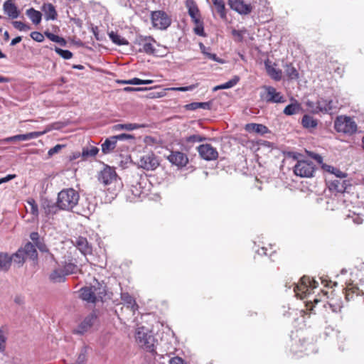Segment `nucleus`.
<instances>
[{"label":"nucleus","mask_w":364,"mask_h":364,"mask_svg":"<svg viewBox=\"0 0 364 364\" xmlns=\"http://www.w3.org/2000/svg\"><path fill=\"white\" fill-rule=\"evenodd\" d=\"M80 297L82 300L95 303L97 300V288L94 286L85 287L80 289Z\"/></svg>","instance_id":"18"},{"label":"nucleus","mask_w":364,"mask_h":364,"mask_svg":"<svg viewBox=\"0 0 364 364\" xmlns=\"http://www.w3.org/2000/svg\"><path fill=\"white\" fill-rule=\"evenodd\" d=\"M245 130L250 133L264 134L268 132V128L260 124L250 123L245 125Z\"/></svg>","instance_id":"23"},{"label":"nucleus","mask_w":364,"mask_h":364,"mask_svg":"<svg viewBox=\"0 0 364 364\" xmlns=\"http://www.w3.org/2000/svg\"><path fill=\"white\" fill-rule=\"evenodd\" d=\"M27 204L29 206V209L27 208V211L32 214L34 217H38V208L36 204L35 200L33 198H28L27 200Z\"/></svg>","instance_id":"40"},{"label":"nucleus","mask_w":364,"mask_h":364,"mask_svg":"<svg viewBox=\"0 0 364 364\" xmlns=\"http://www.w3.org/2000/svg\"><path fill=\"white\" fill-rule=\"evenodd\" d=\"M186 6L188 10V14L196 23L200 22V14L198 8L193 0H186Z\"/></svg>","instance_id":"19"},{"label":"nucleus","mask_w":364,"mask_h":364,"mask_svg":"<svg viewBox=\"0 0 364 364\" xmlns=\"http://www.w3.org/2000/svg\"><path fill=\"white\" fill-rule=\"evenodd\" d=\"M342 178L335 179L330 183L329 188L338 193L344 192L347 182L346 181H341Z\"/></svg>","instance_id":"26"},{"label":"nucleus","mask_w":364,"mask_h":364,"mask_svg":"<svg viewBox=\"0 0 364 364\" xmlns=\"http://www.w3.org/2000/svg\"><path fill=\"white\" fill-rule=\"evenodd\" d=\"M136 164L139 167L147 171L154 170L159 165L157 158L151 153L141 156Z\"/></svg>","instance_id":"10"},{"label":"nucleus","mask_w":364,"mask_h":364,"mask_svg":"<svg viewBox=\"0 0 364 364\" xmlns=\"http://www.w3.org/2000/svg\"><path fill=\"white\" fill-rule=\"evenodd\" d=\"M309 153V155L314 159L319 164H322V162H323V158L321 156L317 154H314V153H312V152H308Z\"/></svg>","instance_id":"59"},{"label":"nucleus","mask_w":364,"mask_h":364,"mask_svg":"<svg viewBox=\"0 0 364 364\" xmlns=\"http://www.w3.org/2000/svg\"><path fill=\"white\" fill-rule=\"evenodd\" d=\"M65 274L60 266L55 268L50 274L49 279L54 283L63 282L65 280Z\"/></svg>","instance_id":"21"},{"label":"nucleus","mask_w":364,"mask_h":364,"mask_svg":"<svg viewBox=\"0 0 364 364\" xmlns=\"http://www.w3.org/2000/svg\"><path fill=\"white\" fill-rule=\"evenodd\" d=\"M188 107L191 109H196L202 108L203 109H208L210 108L209 102H193L188 105Z\"/></svg>","instance_id":"45"},{"label":"nucleus","mask_w":364,"mask_h":364,"mask_svg":"<svg viewBox=\"0 0 364 364\" xmlns=\"http://www.w3.org/2000/svg\"><path fill=\"white\" fill-rule=\"evenodd\" d=\"M196 87V85H192L186 86V87H171V88H170V90H173V91L186 92V91H191V90H194Z\"/></svg>","instance_id":"54"},{"label":"nucleus","mask_w":364,"mask_h":364,"mask_svg":"<svg viewBox=\"0 0 364 364\" xmlns=\"http://www.w3.org/2000/svg\"><path fill=\"white\" fill-rule=\"evenodd\" d=\"M198 151L200 157L206 161L215 160L218 156L217 149L209 144L200 145Z\"/></svg>","instance_id":"11"},{"label":"nucleus","mask_w":364,"mask_h":364,"mask_svg":"<svg viewBox=\"0 0 364 364\" xmlns=\"http://www.w3.org/2000/svg\"><path fill=\"white\" fill-rule=\"evenodd\" d=\"M315 171L314 164L309 160H299L294 167V173L303 178L313 177Z\"/></svg>","instance_id":"6"},{"label":"nucleus","mask_w":364,"mask_h":364,"mask_svg":"<svg viewBox=\"0 0 364 364\" xmlns=\"http://www.w3.org/2000/svg\"><path fill=\"white\" fill-rule=\"evenodd\" d=\"M8 142L15 141H26V136L25 134H18L15 136H12L8 137L5 139Z\"/></svg>","instance_id":"53"},{"label":"nucleus","mask_w":364,"mask_h":364,"mask_svg":"<svg viewBox=\"0 0 364 364\" xmlns=\"http://www.w3.org/2000/svg\"><path fill=\"white\" fill-rule=\"evenodd\" d=\"M333 174H334L337 178H344L346 177V173L342 172L339 169L336 168V171L333 172Z\"/></svg>","instance_id":"61"},{"label":"nucleus","mask_w":364,"mask_h":364,"mask_svg":"<svg viewBox=\"0 0 364 364\" xmlns=\"http://www.w3.org/2000/svg\"><path fill=\"white\" fill-rule=\"evenodd\" d=\"M79 193L73 188L62 190L58 196L57 203L60 209L72 210L79 201Z\"/></svg>","instance_id":"2"},{"label":"nucleus","mask_w":364,"mask_h":364,"mask_svg":"<svg viewBox=\"0 0 364 364\" xmlns=\"http://www.w3.org/2000/svg\"><path fill=\"white\" fill-rule=\"evenodd\" d=\"M46 36L51 41H53V42H55V43H60V45L63 46L65 44V41L57 36V35H55L53 33H46Z\"/></svg>","instance_id":"48"},{"label":"nucleus","mask_w":364,"mask_h":364,"mask_svg":"<svg viewBox=\"0 0 364 364\" xmlns=\"http://www.w3.org/2000/svg\"><path fill=\"white\" fill-rule=\"evenodd\" d=\"M74 246L83 255H90L92 251V246L88 243L87 239L83 237H76L72 241Z\"/></svg>","instance_id":"16"},{"label":"nucleus","mask_w":364,"mask_h":364,"mask_svg":"<svg viewBox=\"0 0 364 364\" xmlns=\"http://www.w3.org/2000/svg\"><path fill=\"white\" fill-rule=\"evenodd\" d=\"M113 136L116 137L117 141V140H125V139H130L134 138L133 136H132L130 134H121Z\"/></svg>","instance_id":"58"},{"label":"nucleus","mask_w":364,"mask_h":364,"mask_svg":"<svg viewBox=\"0 0 364 364\" xmlns=\"http://www.w3.org/2000/svg\"><path fill=\"white\" fill-rule=\"evenodd\" d=\"M96 316L94 314H90L86 316L84 320L74 329L73 332L76 334L82 335L87 332L93 326L96 321Z\"/></svg>","instance_id":"12"},{"label":"nucleus","mask_w":364,"mask_h":364,"mask_svg":"<svg viewBox=\"0 0 364 364\" xmlns=\"http://www.w3.org/2000/svg\"><path fill=\"white\" fill-rule=\"evenodd\" d=\"M98 151L99 149L97 147L94 146H87L82 149V156L85 159L94 157L97 155Z\"/></svg>","instance_id":"32"},{"label":"nucleus","mask_w":364,"mask_h":364,"mask_svg":"<svg viewBox=\"0 0 364 364\" xmlns=\"http://www.w3.org/2000/svg\"><path fill=\"white\" fill-rule=\"evenodd\" d=\"M119 83L127 84V85H141V80L134 77L129 80H121L118 81Z\"/></svg>","instance_id":"56"},{"label":"nucleus","mask_w":364,"mask_h":364,"mask_svg":"<svg viewBox=\"0 0 364 364\" xmlns=\"http://www.w3.org/2000/svg\"><path fill=\"white\" fill-rule=\"evenodd\" d=\"M153 26L158 29H166L171 23L169 16L163 11H155L151 13Z\"/></svg>","instance_id":"7"},{"label":"nucleus","mask_w":364,"mask_h":364,"mask_svg":"<svg viewBox=\"0 0 364 364\" xmlns=\"http://www.w3.org/2000/svg\"><path fill=\"white\" fill-rule=\"evenodd\" d=\"M146 190L141 186V183H137L136 185H133L130 189V191L135 196L141 197L143 193H145Z\"/></svg>","instance_id":"44"},{"label":"nucleus","mask_w":364,"mask_h":364,"mask_svg":"<svg viewBox=\"0 0 364 364\" xmlns=\"http://www.w3.org/2000/svg\"><path fill=\"white\" fill-rule=\"evenodd\" d=\"M239 80L240 78L238 76H235L227 82L215 86L213 90V91H217L218 90L230 89L234 87L239 82Z\"/></svg>","instance_id":"34"},{"label":"nucleus","mask_w":364,"mask_h":364,"mask_svg":"<svg viewBox=\"0 0 364 364\" xmlns=\"http://www.w3.org/2000/svg\"><path fill=\"white\" fill-rule=\"evenodd\" d=\"M42 10L45 13L46 20H55L56 18L57 12L52 4H44Z\"/></svg>","instance_id":"24"},{"label":"nucleus","mask_w":364,"mask_h":364,"mask_svg":"<svg viewBox=\"0 0 364 364\" xmlns=\"http://www.w3.org/2000/svg\"><path fill=\"white\" fill-rule=\"evenodd\" d=\"M300 109L299 104L295 102L287 105L284 109V113L287 115H293L297 114Z\"/></svg>","instance_id":"38"},{"label":"nucleus","mask_w":364,"mask_h":364,"mask_svg":"<svg viewBox=\"0 0 364 364\" xmlns=\"http://www.w3.org/2000/svg\"><path fill=\"white\" fill-rule=\"evenodd\" d=\"M213 5L215 6L218 13L220 14L221 18H226V11L225 3L223 0H212Z\"/></svg>","instance_id":"35"},{"label":"nucleus","mask_w":364,"mask_h":364,"mask_svg":"<svg viewBox=\"0 0 364 364\" xmlns=\"http://www.w3.org/2000/svg\"><path fill=\"white\" fill-rule=\"evenodd\" d=\"M205 139V137H203L198 134H193V135H191L189 136H187L186 138V141L188 142V143H192V144H194V143H197V142H200V141H203Z\"/></svg>","instance_id":"50"},{"label":"nucleus","mask_w":364,"mask_h":364,"mask_svg":"<svg viewBox=\"0 0 364 364\" xmlns=\"http://www.w3.org/2000/svg\"><path fill=\"white\" fill-rule=\"evenodd\" d=\"M351 293H352V294H356L357 295H358L359 294L358 288L355 287H351L350 288L347 289L346 294V298L347 300H350L353 297V296L351 295Z\"/></svg>","instance_id":"52"},{"label":"nucleus","mask_w":364,"mask_h":364,"mask_svg":"<svg viewBox=\"0 0 364 364\" xmlns=\"http://www.w3.org/2000/svg\"><path fill=\"white\" fill-rule=\"evenodd\" d=\"M64 146V145H61V144H57L55 145L54 147L51 148L48 154L49 156H53L55 154L58 153L63 147Z\"/></svg>","instance_id":"57"},{"label":"nucleus","mask_w":364,"mask_h":364,"mask_svg":"<svg viewBox=\"0 0 364 364\" xmlns=\"http://www.w3.org/2000/svg\"><path fill=\"white\" fill-rule=\"evenodd\" d=\"M108 36L110 40L117 46H126L129 44V42L127 39L114 31L109 32Z\"/></svg>","instance_id":"30"},{"label":"nucleus","mask_w":364,"mask_h":364,"mask_svg":"<svg viewBox=\"0 0 364 364\" xmlns=\"http://www.w3.org/2000/svg\"><path fill=\"white\" fill-rule=\"evenodd\" d=\"M31 37L33 40L37 41V42H42L44 40L43 35L38 31H33L31 33Z\"/></svg>","instance_id":"55"},{"label":"nucleus","mask_w":364,"mask_h":364,"mask_svg":"<svg viewBox=\"0 0 364 364\" xmlns=\"http://www.w3.org/2000/svg\"><path fill=\"white\" fill-rule=\"evenodd\" d=\"M115 129H126L128 131H132L141 127H144V125L136 124V123H127V124H119L114 126Z\"/></svg>","instance_id":"36"},{"label":"nucleus","mask_w":364,"mask_h":364,"mask_svg":"<svg viewBox=\"0 0 364 364\" xmlns=\"http://www.w3.org/2000/svg\"><path fill=\"white\" fill-rule=\"evenodd\" d=\"M167 159L172 164L178 167H183L188 162L187 156L185 154L180 151L171 152L168 155Z\"/></svg>","instance_id":"14"},{"label":"nucleus","mask_w":364,"mask_h":364,"mask_svg":"<svg viewBox=\"0 0 364 364\" xmlns=\"http://www.w3.org/2000/svg\"><path fill=\"white\" fill-rule=\"evenodd\" d=\"M264 92L261 93V97L267 102L282 103L285 102L284 97L279 92L272 86H264Z\"/></svg>","instance_id":"8"},{"label":"nucleus","mask_w":364,"mask_h":364,"mask_svg":"<svg viewBox=\"0 0 364 364\" xmlns=\"http://www.w3.org/2000/svg\"><path fill=\"white\" fill-rule=\"evenodd\" d=\"M55 51L63 58L66 60L70 59L73 57V53L68 50H63L60 48L55 47Z\"/></svg>","instance_id":"46"},{"label":"nucleus","mask_w":364,"mask_h":364,"mask_svg":"<svg viewBox=\"0 0 364 364\" xmlns=\"http://www.w3.org/2000/svg\"><path fill=\"white\" fill-rule=\"evenodd\" d=\"M12 259L11 257L4 252L0 253V272H6L11 264Z\"/></svg>","instance_id":"29"},{"label":"nucleus","mask_w":364,"mask_h":364,"mask_svg":"<svg viewBox=\"0 0 364 364\" xmlns=\"http://www.w3.org/2000/svg\"><path fill=\"white\" fill-rule=\"evenodd\" d=\"M12 262L18 264H22L27 259L21 249H19L15 254L11 257Z\"/></svg>","instance_id":"41"},{"label":"nucleus","mask_w":364,"mask_h":364,"mask_svg":"<svg viewBox=\"0 0 364 364\" xmlns=\"http://www.w3.org/2000/svg\"><path fill=\"white\" fill-rule=\"evenodd\" d=\"M318 282L309 277H303L299 283L295 284L294 291L297 297L304 299L311 294V291L316 288Z\"/></svg>","instance_id":"4"},{"label":"nucleus","mask_w":364,"mask_h":364,"mask_svg":"<svg viewBox=\"0 0 364 364\" xmlns=\"http://www.w3.org/2000/svg\"><path fill=\"white\" fill-rule=\"evenodd\" d=\"M30 238L33 241V242H37L38 238H39V235L38 232H31V235H30Z\"/></svg>","instance_id":"64"},{"label":"nucleus","mask_w":364,"mask_h":364,"mask_svg":"<svg viewBox=\"0 0 364 364\" xmlns=\"http://www.w3.org/2000/svg\"><path fill=\"white\" fill-rule=\"evenodd\" d=\"M301 123L305 128H314L317 126V121L309 115H304Z\"/></svg>","instance_id":"39"},{"label":"nucleus","mask_w":364,"mask_h":364,"mask_svg":"<svg viewBox=\"0 0 364 364\" xmlns=\"http://www.w3.org/2000/svg\"><path fill=\"white\" fill-rule=\"evenodd\" d=\"M116 137L111 136L107 139L105 142L102 144V151L105 154L110 153L116 147Z\"/></svg>","instance_id":"28"},{"label":"nucleus","mask_w":364,"mask_h":364,"mask_svg":"<svg viewBox=\"0 0 364 364\" xmlns=\"http://www.w3.org/2000/svg\"><path fill=\"white\" fill-rule=\"evenodd\" d=\"M51 130L50 127H47L43 131L41 132H33L26 134V141L36 139L41 136H43V134H46L47 132H50Z\"/></svg>","instance_id":"43"},{"label":"nucleus","mask_w":364,"mask_h":364,"mask_svg":"<svg viewBox=\"0 0 364 364\" xmlns=\"http://www.w3.org/2000/svg\"><path fill=\"white\" fill-rule=\"evenodd\" d=\"M76 262V260L73 258L70 254L65 257L64 260L61 262V264L66 276L78 272L79 269Z\"/></svg>","instance_id":"13"},{"label":"nucleus","mask_w":364,"mask_h":364,"mask_svg":"<svg viewBox=\"0 0 364 364\" xmlns=\"http://www.w3.org/2000/svg\"><path fill=\"white\" fill-rule=\"evenodd\" d=\"M26 258L35 260L37 259L38 253L34 245L31 242H27L24 247L21 249Z\"/></svg>","instance_id":"25"},{"label":"nucleus","mask_w":364,"mask_h":364,"mask_svg":"<svg viewBox=\"0 0 364 364\" xmlns=\"http://www.w3.org/2000/svg\"><path fill=\"white\" fill-rule=\"evenodd\" d=\"M229 4L232 10L240 14H248L252 9L250 4H245L242 0H230Z\"/></svg>","instance_id":"15"},{"label":"nucleus","mask_w":364,"mask_h":364,"mask_svg":"<svg viewBox=\"0 0 364 364\" xmlns=\"http://www.w3.org/2000/svg\"><path fill=\"white\" fill-rule=\"evenodd\" d=\"M4 10L11 18H16L18 16L19 14L17 7L11 0H7L4 2Z\"/></svg>","instance_id":"22"},{"label":"nucleus","mask_w":364,"mask_h":364,"mask_svg":"<svg viewBox=\"0 0 364 364\" xmlns=\"http://www.w3.org/2000/svg\"><path fill=\"white\" fill-rule=\"evenodd\" d=\"M143 89L141 87H126L124 88V91L125 92H132V91H141Z\"/></svg>","instance_id":"63"},{"label":"nucleus","mask_w":364,"mask_h":364,"mask_svg":"<svg viewBox=\"0 0 364 364\" xmlns=\"http://www.w3.org/2000/svg\"><path fill=\"white\" fill-rule=\"evenodd\" d=\"M98 181L107 187L106 191L110 193L111 198H114L122 187V183L115 170L110 166L105 167L100 172Z\"/></svg>","instance_id":"1"},{"label":"nucleus","mask_w":364,"mask_h":364,"mask_svg":"<svg viewBox=\"0 0 364 364\" xmlns=\"http://www.w3.org/2000/svg\"><path fill=\"white\" fill-rule=\"evenodd\" d=\"M14 27L20 31H27L30 30V26L21 21H15L12 22Z\"/></svg>","instance_id":"49"},{"label":"nucleus","mask_w":364,"mask_h":364,"mask_svg":"<svg viewBox=\"0 0 364 364\" xmlns=\"http://www.w3.org/2000/svg\"><path fill=\"white\" fill-rule=\"evenodd\" d=\"M200 48L202 53L204 54L208 58L215 62L223 63V61L219 59L215 53H211L210 52V48H206L203 43H200Z\"/></svg>","instance_id":"37"},{"label":"nucleus","mask_w":364,"mask_h":364,"mask_svg":"<svg viewBox=\"0 0 364 364\" xmlns=\"http://www.w3.org/2000/svg\"><path fill=\"white\" fill-rule=\"evenodd\" d=\"M42 208H43L45 213L46 215H53L55 214L59 208L58 203L55 204L50 201H45L42 204Z\"/></svg>","instance_id":"31"},{"label":"nucleus","mask_w":364,"mask_h":364,"mask_svg":"<svg viewBox=\"0 0 364 364\" xmlns=\"http://www.w3.org/2000/svg\"><path fill=\"white\" fill-rule=\"evenodd\" d=\"M342 107L337 100L320 99L317 102V109L318 111L332 114L336 112Z\"/></svg>","instance_id":"9"},{"label":"nucleus","mask_w":364,"mask_h":364,"mask_svg":"<svg viewBox=\"0 0 364 364\" xmlns=\"http://www.w3.org/2000/svg\"><path fill=\"white\" fill-rule=\"evenodd\" d=\"M334 127L338 132L353 134L357 131L355 122L350 117L339 116L334 122Z\"/></svg>","instance_id":"5"},{"label":"nucleus","mask_w":364,"mask_h":364,"mask_svg":"<svg viewBox=\"0 0 364 364\" xmlns=\"http://www.w3.org/2000/svg\"><path fill=\"white\" fill-rule=\"evenodd\" d=\"M245 30L237 31L233 29L232 31V36L235 37V41L238 42H241L243 39V34L245 33Z\"/></svg>","instance_id":"51"},{"label":"nucleus","mask_w":364,"mask_h":364,"mask_svg":"<svg viewBox=\"0 0 364 364\" xmlns=\"http://www.w3.org/2000/svg\"><path fill=\"white\" fill-rule=\"evenodd\" d=\"M6 329L4 327L0 328V352L3 351L5 348V343L6 341Z\"/></svg>","instance_id":"47"},{"label":"nucleus","mask_w":364,"mask_h":364,"mask_svg":"<svg viewBox=\"0 0 364 364\" xmlns=\"http://www.w3.org/2000/svg\"><path fill=\"white\" fill-rule=\"evenodd\" d=\"M138 345L150 352L154 350L155 339L147 328L144 326L137 328L135 336Z\"/></svg>","instance_id":"3"},{"label":"nucleus","mask_w":364,"mask_h":364,"mask_svg":"<svg viewBox=\"0 0 364 364\" xmlns=\"http://www.w3.org/2000/svg\"><path fill=\"white\" fill-rule=\"evenodd\" d=\"M121 299L126 309L129 311L132 315H134L138 310V305L135 299L127 292L121 293Z\"/></svg>","instance_id":"17"},{"label":"nucleus","mask_w":364,"mask_h":364,"mask_svg":"<svg viewBox=\"0 0 364 364\" xmlns=\"http://www.w3.org/2000/svg\"><path fill=\"white\" fill-rule=\"evenodd\" d=\"M26 15L35 24H38L41 21V13L31 8L26 11Z\"/></svg>","instance_id":"33"},{"label":"nucleus","mask_w":364,"mask_h":364,"mask_svg":"<svg viewBox=\"0 0 364 364\" xmlns=\"http://www.w3.org/2000/svg\"><path fill=\"white\" fill-rule=\"evenodd\" d=\"M153 42L155 41L151 37H146L141 39V44L142 45V48L141 50L144 51L147 54H152L154 52V48L153 46Z\"/></svg>","instance_id":"27"},{"label":"nucleus","mask_w":364,"mask_h":364,"mask_svg":"<svg viewBox=\"0 0 364 364\" xmlns=\"http://www.w3.org/2000/svg\"><path fill=\"white\" fill-rule=\"evenodd\" d=\"M170 364H186L183 360L179 357H175L170 360Z\"/></svg>","instance_id":"60"},{"label":"nucleus","mask_w":364,"mask_h":364,"mask_svg":"<svg viewBox=\"0 0 364 364\" xmlns=\"http://www.w3.org/2000/svg\"><path fill=\"white\" fill-rule=\"evenodd\" d=\"M286 75L291 80L297 79L299 73L296 69L291 65H287L284 69Z\"/></svg>","instance_id":"42"},{"label":"nucleus","mask_w":364,"mask_h":364,"mask_svg":"<svg viewBox=\"0 0 364 364\" xmlns=\"http://www.w3.org/2000/svg\"><path fill=\"white\" fill-rule=\"evenodd\" d=\"M322 168L327 171V172H329L331 173H333V172L334 171H336V168H334L333 166H329V165H327V164H322Z\"/></svg>","instance_id":"62"},{"label":"nucleus","mask_w":364,"mask_h":364,"mask_svg":"<svg viewBox=\"0 0 364 364\" xmlns=\"http://www.w3.org/2000/svg\"><path fill=\"white\" fill-rule=\"evenodd\" d=\"M265 68L267 74L276 81H279L282 79V70L277 69L274 64H272L271 61L267 60L264 63Z\"/></svg>","instance_id":"20"}]
</instances>
